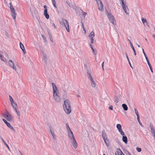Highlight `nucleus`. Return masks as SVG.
<instances>
[{"mask_svg": "<svg viewBox=\"0 0 155 155\" xmlns=\"http://www.w3.org/2000/svg\"><path fill=\"white\" fill-rule=\"evenodd\" d=\"M66 125L67 126V129L68 131V134L69 139L71 141L73 147L75 148H76L77 147L78 145L74 135L70 128L68 124H66Z\"/></svg>", "mask_w": 155, "mask_h": 155, "instance_id": "nucleus-1", "label": "nucleus"}, {"mask_svg": "<svg viewBox=\"0 0 155 155\" xmlns=\"http://www.w3.org/2000/svg\"><path fill=\"white\" fill-rule=\"evenodd\" d=\"M63 107L64 111L67 114H69L71 113V110L70 102L69 100H67L64 101Z\"/></svg>", "mask_w": 155, "mask_h": 155, "instance_id": "nucleus-2", "label": "nucleus"}, {"mask_svg": "<svg viewBox=\"0 0 155 155\" xmlns=\"http://www.w3.org/2000/svg\"><path fill=\"white\" fill-rule=\"evenodd\" d=\"M52 86L53 97L54 100L57 102H59L60 101V99L59 97L58 96L56 92L57 88L55 84L53 83H52Z\"/></svg>", "mask_w": 155, "mask_h": 155, "instance_id": "nucleus-3", "label": "nucleus"}, {"mask_svg": "<svg viewBox=\"0 0 155 155\" xmlns=\"http://www.w3.org/2000/svg\"><path fill=\"white\" fill-rule=\"evenodd\" d=\"M121 6L123 10L127 14H128L129 12L127 10H128L127 7L126 6V2L125 0H119Z\"/></svg>", "mask_w": 155, "mask_h": 155, "instance_id": "nucleus-4", "label": "nucleus"}, {"mask_svg": "<svg viewBox=\"0 0 155 155\" xmlns=\"http://www.w3.org/2000/svg\"><path fill=\"white\" fill-rule=\"evenodd\" d=\"M106 12L107 16L111 22L113 24V25H116V23L114 21V16L111 13H108L107 10H106Z\"/></svg>", "mask_w": 155, "mask_h": 155, "instance_id": "nucleus-5", "label": "nucleus"}, {"mask_svg": "<svg viewBox=\"0 0 155 155\" xmlns=\"http://www.w3.org/2000/svg\"><path fill=\"white\" fill-rule=\"evenodd\" d=\"M9 100L10 101L12 107L14 109H16L17 106V104L14 102L13 98L11 95H9Z\"/></svg>", "mask_w": 155, "mask_h": 155, "instance_id": "nucleus-6", "label": "nucleus"}, {"mask_svg": "<svg viewBox=\"0 0 155 155\" xmlns=\"http://www.w3.org/2000/svg\"><path fill=\"white\" fill-rule=\"evenodd\" d=\"M4 116L8 121L9 122L12 121L13 120L12 117L9 113H7L5 114Z\"/></svg>", "mask_w": 155, "mask_h": 155, "instance_id": "nucleus-7", "label": "nucleus"}, {"mask_svg": "<svg viewBox=\"0 0 155 155\" xmlns=\"http://www.w3.org/2000/svg\"><path fill=\"white\" fill-rule=\"evenodd\" d=\"M63 22V23L65 27L66 28V29L68 32L70 31L69 25L68 22L67 20L65 19H63L62 20Z\"/></svg>", "mask_w": 155, "mask_h": 155, "instance_id": "nucleus-8", "label": "nucleus"}, {"mask_svg": "<svg viewBox=\"0 0 155 155\" xmlns=\"http://www.w3.org/2000/svg\"><path fill=\"white\" fill-rule=\"evenodd\" d=\"M97 4L98 9L100 11L103 10V5L102 2L100 0H96Z\"/></svg>", "mask_w": 155, "mask_h": 155, "instance_id": "nucleus-9", "label": "nucleus"}, {"mask_svg": "<svg viewBox=\"0 0 155 155\" xmlns=\"http://www.w3.org/2000/svg\"><path fill=\"white\" fill-rule=\"evenodd\" d=\"M8 63L10 67L12 68L15 71H16V68L14 66V63L12 60H9Z\"/></svg>", "mask_w": 155, "mask_h": 155, "instance_id": "nucleus-10", "label": "nucleus"}, {"mask_svg": "<svg viewBox=\"0 0 155 155\" xmlns=\"http://www.w3.org/2000/svg\"><path fill=\"white\" fill-rule=\"evenodd\" d=\"M12 12V14L13 18L15 19L17 15L15 13V11L14 8H10Z\"/></svg>", "mask_w": 155, "mask_h": 155, "instance_id": "nucleus-11", "label": "nucleus"}, {"mask_svg": "<svg viewBox=\"0 0 155 155\" xmlns=\"http://www.w3.org/2000/svg\"><path fill=\"white\" fill-rule=\"evenodd\" d=\"M89 36L90 38L91 41V43H93L94 41L93 38L94 36V31H92L90 33Z\"/></svg>", "mask_w": 155, "mask_h": 155, "instance_id": "nucleus-12", "label": "nucleus"}, {"mask_svg": "<svg viewBox=\"0 0 155 155\" xmlns=\"http://www.w3.org/2000/svg\"><path fill=\"white\" fill-rule=\"evenodd\" d=\"M150 127L151 130V133L152 135L155 134V130L153 128V126L151 124H150Z\"/></svg>", "mask_w": 155, "mask_h": 155, "instance_id": "nucleus-13", "label": "nucleus"}, {"mask_svg": "<svg viewBox=\"0 0 155 155\" xmlns=\"http://www.w3.org/2000/svg\"><path fill=\"white\" fill-rule=\"evenodd\" d=\"M44 15L47 19H48L49 18V15L48 14L47 9H44Z\"/></svg>", "mask_w": 155, "mask_h": 155, "instance_id": "nucleus-14", "label": "nucleus"}, {"mask_svg": "<svg viewBox=\"0 0 155 155\" xmlns=\"http://www.w3.org/2000/svg\"><path fill=\"white\" fill-rule=\"evenodd\" d=\"M20 48L22 50L24 54H25V53H26L25 50V49L24 45H23V44L21 42L20 43Z\"/></svg>", "mask_w": 155, "mask_h": 155, "instance_id": "nucleus-15", "label": "nucleus"}, {"mask_svg": "<svg viewBox=\"0 0 155 155\" xmlns=\"http://www.w3.org/2000/svg\"><path fill=\"white\" fill-rule=\"evenodd\" d=\"M123 136L122 140L125 144H127V137L126 136H124V135Z\"/></svg>", "mask_w": 155, "mask_h": 155, "instance_id": "nucleus-16", "label": "nucleus"}, {"mask_svg": "<svg viewBox=\"0 0 155 155\" xmlns=\"http://www.w3.org/2000/svg\"><path fill=\"white\" fill-rule=\"evenodd\" d=\"M87 73L88 77L89 79H90V81H92V80H93L92 76L91 75L90 73L89 72V71L88 70H87Z\"/></svg>", "mask_w": 155, "mask_h": 155, "instance_id": "nucleus-17", "label": "nucleus"}, {"mask_svg": "<svg viewBox=\"0 0 155 155\" xmlns=\"http://www.w3.org/2000/svg\"><path fill=\"white\" fill-rule=\"evenodd\" d=\"M0 139H1V140H2L3 143L4 144V145L6 146V147L8 148V150H10V148L7 145V143H6V142H5V141L2 138V137H1Z\"/></svg>", "mask_w": 155, "mask_h": 155, "instance_id": "nucleus-18", "label": "nucleus"}, {"mask_svg": "<svg viewBox=\"0 0 155 155\" xmlns=\"http://www.w3.org/2000/svg\"><path fill=\"white\" fill-rule=\"evenodd\" d=\"M104 143L107 146H108L110 145V142L108 139H107V138L104 139Z\"/></svg>", "mask_w": 155, "mask_h": 155, "instance_id": "nucleus-19", "label": "nucleus"}, {"mask_svg": "<svg viewBox=\"0 0 155 155\" xmlns=\"http://www.w3.org/2000/svg\"><path fill=\"white\" fill-rule=\"evenodd\" d=\"M43 58L45 61H46L47 60V56L45 53L42 52Z\"/></svg>", "mask_w": 155, "mask_h": 155, "instance_id": "nucleus-20", "label": "nucleus"}, {"mask_svg": "<svg viewBox=\"0 0 155 155\" xmlns=\"http://www.w3.org/2000/svg\"><path fill=\"white\" fill-rule=\"evenodd\" d=\"M117 153V154H118L119 155H125L120 150L115 152V155H116Z\"/></svg>", "mask_w": 155, "mask_h": 155, "instance_id": "nucleus-21", "label": "nucleus"}, {"mask_svg": "<svg viewBox=\"0 0 155 155\" xmlns=\"http://www.w3.org/2000/svg\"><path fill=\"white\" fill-rule=\"evenodd\" d=\"M122 106L124 109V110L125 111H126L128 110V107L127 105L124 104H122Z\"/></svg>", "mask_w": 155, "mask_h": 155, "instance_id": "nucleus-22", "label": "nucleus"}, {"mask_svg": "<svg viewBox=\"0 0 155 155\" xmlns=\"http://www.w3.org/2000/svg\"><path fill=\"white\" fill-rule=\"evenodd\" d=\"M130 47H131V48H132V50H133L134 52V54L135 55H136V53L135 51V49L134 48L131 42H130Z\"/></svg>", "mask_w": 155, "mask_h": 155, "instance_id": "nucleus-23", "label": "nucleus"}, {"mask_svg": "<svg viewBox=\"0 0 155 155\" xmlns=\"http://www.w3.org/2000/svg\"><path fill=\"white\" fill-rule=\"evenodd\" d=\"M119 101V97L115 96L114 97V101L116 103H117Z\"/></svg>", "mask_w": 155, "mask_h": 155, "instance_id": "nucleus-24", "label": "nucleus"}, {"mask_svg": "<svg viewBox=\"0 0 155 155\" xmlns=\"http://www.w3.org/2000/svg\"><path fill=\"white\" fill-rule=\"evenodd\" d=\"M102 137L103 139H105L107 138L106 134L105 133V132L104 131H102Z\"/></svg>", "mask_w": 155, "mask_h": 155, "instance_id": "nucleus-25", "label": "nucleus"}, {"mask_svg": "<svg viewBox=\"0 0 155 155\" xmlns=\"http://www.w3.org/2000/svg\"><path fill=\"white\" fill-rule=\"evenodd\" d=\"M52 1V4L56 9L58 8L57 6L56 5V2L55 0H51Z\"/></svg>", "mask_w": 155, "mask_h": 155, "instance_id": "nucleus-26", "label": "nucleus"}, {"mask_svg": "<svg viewBox=\"0 0 155 155\" xmlns=\"http://www.w3.org/2000/svg\"><path fill=\"white\" fill-rule=\"evenodd\" d=\"M2 120L8 127L10 124L5 119H3Z\"/></svg>", "mask_w": 155, "mask_h": 155, "instance_id": "nucleus-27", "label": "nucleus"}, {"mask_svg": "<svg viewBox=\"0 0 155 155\" xmlns=\"http://www.w3.org/2000/svg\"><path fill=\"white\" fill-rule=\"evenodd\" d=\"M91 81L92 86L93 87H95L96 86L95 83L93 81V80L92 81Z\"/></svg>", "mask_w": 155, "mask_h": 155, "instance_id": "nucleus-28", "label": "nucleus"}, {"mask_svg": "<svg viewBox=\"0 0 155 155\" xmlns=\"http://www.w3.org/2000/svg\"><path fill=\"white\" fill-rule=\"evenodd\" d=\"M0 57L1 59V60L3 61L6 62L7 61V60L5 58L3 57L2 55H0Z\"/></svg>", "mask_w": 155, "mask_h": 155, "instance_id": "nucleus-29", "label": "nucleus"}, {"mask_svg": "<svg viewBox=\"0 0 155 155\" xmlns=\"http://www.w3.org/2000/svg\"><path fill=\"white\" fill-rule=\"evenodd\" d=\"M118 130L122 129L121 125L120 124H117L116 126Z\"/></svg>", "mask_w": 155, "mask_h": 155, "instance_id": "nucleus-30", "label": "nucleus"}, {"mask_svg": "<svg viewBox=\"0 0 155 155\" xmlns=\"http://www.w3.org/2000/svg\"><path fill=\"white\" fill-rule=\"evenodd\" d=\"M90 47L91 48V49H92V51H93V53L95 54V55H96V52H95V51H94V49L93 47H92V45L91 44H90Z\"/></svg>", "mask_w": 155, "mask_h": 155, "instance_id": "nucleus-31", "label": "nucleus"}, {"mask_svg": "<svg viewBox=\"0 0 155 155\" xmlns=\"http://www.w3.org/2000/svg\"><path fill=\"white\" fill-rule=\"evenodd\" d=\"M134 110H135V113L136 114V115L137 116V118H138V117H139V114H138V111L136 108H135Z\"/></svg>", "mask_w": 155, "mask_h": 155, "instance_id": "nucleus-32", "label": "nucleus"}, {"mask_svg": "<svg viewBox=\"0 0 155 155\" xmlns=\"http://www.w3.org/2000/svg\"><path fill=\"white\" fill-rule=\"evenodd\" d=\"M118 131L120 132V133L121 135H125L124 132L123 131V130H122V129H120V130H118Z\"/></svg>", "mask_w": 155, "mask_h": 155, "instance_id": "nucleus-33", "label": "nucleus"}, {"mask_svg": "<svg viewBox=\"0 0 155 155\" xmlns=\"http://www.w3.org/2000/svg\"><path fill=\"white\" fill-rule=\"evenodd\" d=\"M141 20L143 24H144L145 23H147V22L146 19H144V18H142Z\"/></svg>", "mask_w": 155, "mask_h": 155, "instance_id": "nucleus-34", "label": "nucleus"}, {"mask_svg": "<svg viewBox=\"0 0 155 155\" xmlns=\"http://www.w3.org/2000/svg\"><path fill=\"white\" fill-rule=\"evenodd\" d=\"M124 153L127 155H128L130 153L126 149L124 150Z\"/></svg>", "mask_w": 155, "mask_h": 155, "instance_id": "nucleus-35", "label": "nucleus"}, {"mask_svg": "<svg viewBox=\"0 0 155 155\" xmlns=\"http://www.w3.org/2000/svg\"><path fill=\"white\" fill-rule=\"evenodd\" d=\"M48 34L49 36V38L51 42H53V40L52 39V37L51 34L50 33L48 32Z\"/></svg>", "mask_w": 155, "mask_h": 155, "instance_id": "nucleus-36", "label": "nucleus"}, {"mask_svg": "<svg viewBox=\"0 0 155 155\" xmlns=\"http://www.w3.org/2000/svg\"><path fill=\"white\" fill-rule=\"evenodd\" d=\"M137 120H138V122H139V124H140V125L141 126L143 127V126L142 124L141 123V122L140 121V117H139L138 118H137Z\"/></svg>", "mask_w": 155, "mask_h": 155, "instance_id": "nucleus-37", "label": "nucleus"}, {"mask_svg": "<svg viewBox=\"0 0 155 155\" xmlns=\"http://www.w3.org/2000/svg\"><path fill=\"white\" fill-rule=\"evenodd\" d=\"M126 57H127V60H128V61L129 62V64H130V66L131 67V68H133L131 66V64L130 62V61L129 59L128 58V56H127V54H126Z\"/></svg>", "mask_w": 155, "mask_h": 155, "instance_id": "nucleus-38", "label": "nucleus"}, {"mask_svg": "<svg viewBox=\"0 0 155 155\" xmlns=\"http://www.w3.org/2000/svg\"><path fill=\"white\" fill-rule=\"evenodd\" d=\"M15 111L16 112V114L18 115L19 116H20V114L19 111H18L16 109H15Z\"/></svg>", "mask_w": 155, "mask_h": 155, "instance_id": "nucleus-39", "label": "nucleus"}, {"mask_svg": "<svg viewBox=\"0 0 155 155\" xmlns=\"http://www.w3.org/2000/svg\"><path fill=\"white\" fill-rule=\"evenodd\" d=\"M42 37L43 38V39L45 41V42L46 41V38L45 36L44 35H42Z\"/></svg>", "mask_w": 155, "mask_h": 155, "instance_id": "nucleus-40", "label": "nucleus"}, {"mask_svg": "<svg viewBox=\"0 0 155 155\" xmlns=\"http://www.w3.org/2000/svg\"><path fill=\"white\" fill-rule=\"evenodd\" d=\"M136 149L138 152H140L141 151V148L138 147H137Z\"/></svg>", "mask_w": 155, "mask_h": 155, "instance_id": "nucleus-41", "label": "nucleus"}, {"mask_svg": "<svg viewBox=\"0 0 155 155\" xmlns=\"http://www.w3.org/2000/svg\"><path fill=\"white\" fill-rule=\"evenodd\" d=\"M8 127L9 128V129L12 130H14L13 127L10 124Z\"/></svg>", "mask_w": 155, "mask_h": 155, "instance_id": "nucleus-42", "label": "nucleus"}, {"mask_svg": "<svg viewBox=\"0 0 155 155\" xmlns=\"http://www.w3.org/2000/svg\"><path fill=\"white\" fill-rule=\"evenodd\" d=\"M81 10V12L82 13L83 15H84V17H85V15H86V13H85V12H83L82 10Z\"/></svg>", "mask_w": 155, "mask_h": 155, "instance_id": "nucleus-43", "label": "nucleus"}, {"mask_svg": "<svg viewBox=\"0 0 155 155\" xmlns=\"http://www.w3.org/2000/svg\"><path fill=\"white\" fill-rule=\"evenodd\" d=\"M50 132L52 136L54 135L55 134L54 133L53 131H52L51 128L50 129Z\"/></svg>", "mask_w": 155, "mask_h": 155, "instance_id": "nucleus-44", "label": "nucleus"}, {"mask_svg": "<svg viewBox=\"0 0 155 155\" xmlns=\"http://www.w3.org/2000/svg\"><path fill=\"white\" fill-rule=\"evenodd\" d=\"M109 109L111 110H113V106L112 105L110 106L109 107Z\"/></svg>", "mask_w": 155, "mask_h": 155, "instance_id": "nucleus-45", "label": "nucleus"}, {"mask_svg": "<svg viewBox=\"0 0 155 155\" xmlns=\"http://www.w3.org/2000/svg\"><path fill=\"white\" fill-rule=\"evenodd\" d=\"M147 64L148 65L149 67L152 66L151 65V64L149 62V61H148V62H147Z\"/></svg>", "mask_w": 155, "mask_h": 155, "instance_id": "nucleus-46", "label": "nucleus"}, {"mask_svg": "<svg viewBox=\"0 0 155 155\" xmlns=\"http://www.w3.org/2000/svg\"><path fill=\"white\" fill-rule=\"evenodd\" d=\"M142 51H143V52L144 55V56H146L147 55L146 54V53H145V52H144L143 49H142Z\"/></svg>", "mask_w": 155, "mask_h": 155, "instance_id": "nucleus-47", "label": "nucleus"}, {"mask_svg": "<svg viewBox=\"0 0 155 155\" xmlns=\"http://www.w3.org/2000/svg\"><path fill=\"white\" fill-rule=\"evenodd\" d=\"M104 62L103 61L102 64H101V66H102V68H103V70H104Z\"/></svg>", "mask_w": 155, "mask_h": 155, "instance_id": "nucleus-48", "label": "nucleus"}, {"mask_svg": "<svg viewBox=\"0 0 155 155\" xmlns=\"http://www.w3.org/2000/svg\"><path fill=\"white\" fill-rule=\"evenodd\" d=\"M9 5H10V8H13V7L12 6V3H9Z\"/></svg>", "mask_w": 155, "mask_h": 155, "instance_id": "nucleus-49", "label": "nucleus"}, {"mask_svg": "<svg viewBox=\"0 0 155 155\" xmlns=\"http://www.w3.org/2000/svg\"><path fill=\"white\" fill-rule=\"evenodd\" d=\"M52 137H53V138L54 140H56V136L55 134L54 135H52Z\"/></svg>", "mask_w": 155, "mask_h": 155, "instance_id": "nucleus-50", "label": "nucleus"}, {"mask_svg": "<svg viewBox=\"0 0 155 155\" xmlns=\"http://www.w3.org/2000/svg\"><path fill=\"white\" fill-rule=\"evenodd\" d=\"M145 58L146 60V61H147V62H148V61H149L148 59L147 56H145Z\"/></svg>", "mask_w": 155, "mask_h": 155, "instance_id": "nucleus-51", "label": "nucleus"}, {"mask_svg": "<svg viewBox=\"0 0 155 155\" xmlns=\"http://www.w3.org/2000/svg\"><path fill=\"white\" fill-rule=\"evenodd\" d=\"M66 2L67 3V4L68 5H69V6H70V2L69 1H67Z\"/></svg>", "mask_w": 155, "mask_h": 155, "instance_id": "nucleus-52", "label": "nucleus"}, {"mask_svg": "<svg viewBox=\"0 0 155 155\" xmlns=\"http://www.w3.org/2000/svg\"><path fill=\"white\" fill-rule=\"evenodd\" d=\"M149 68H150V70L153 73V69H152V66L150 67Z\"/></svg>", "mask_w": 155, "mask_h": 155, "instance_id": "nucleus-53", "label": "nucleus"}, {"mask_svg": "<svg viewBox=\"0 0 155 155\" xmlns=\"http://www.w3.org/2000/svg\"><path fill=\"white\" fill-rule=\"evenodd\" d=\"M84 67L86 68H87V65H86V64H84Z\"/></svg>", "mask_w": 155, "mask_h": 155, "instance_id": "nucleus-54", "label": "nucleus"}, {"mask_svg": "<svg viewBox=\"0 0 155 155\" xmlns=\"http://www.w3.org/2000/svg\"><path fill=\"white\" fill-rule=\"evenodd\" d=\"M81 24H82V28H84V24H83V23L81 22Z\"/></svg>", "mask_w": 155, "mask_h": 155, "instance_id": "nucleus-55", "label": "nucleus"}, {"mask_svg": "<svg viewBox=\"0 0 155 155\" xmlns=\"http://www.w3.org/2000/svg\"><path fill=\"white\" fill-rule=\"evenodd\" d=\"M127 39L128 40V41H129V43H130V42H131V41H130V40H129L128 38H127Z\"/></svg>", "mask_w": 155, "mask_h": 155, "instance_id": "nucleus-56", "label": "nucleus"}, {"mask_svg": "<svg viewBox=\"0 0 155 155\" xmlns=\"http://www.w3.org/2000/svg\"><path fill=\"white\" fill-rule=\"evenodd\" d=\"M44 8H45V9H47V6L45 5H44Z\"/></svg>", "mask_w": 155, "mask_h": 155, "instance_id": "nucleus-57", "label": "nucleus"}, {"mask_svg": "<svg viewBox=\"0 0 155 155\" xmlns=\"http://www.w3.org/2000/svg\"><path fill=\"white\" fill-rule=\"evenodd\" d=\"M83 29L84 31V33H86V30H85V29L84 27V28H83Z\"/></svg>", "mask_w": 155, "mask_h": 155, "instance_id": "nucleus-58", "label": "nucleus"}, {"mask_svg": "<svg viewBox=\"0 0 155 155\" xmlns=\"http://www.w3.org/2000/svg\"><path fill=\"white\" fill-rule=\"evenodd\" d=\"M53 26H54V28H56L55 25L54 24V23H53Z\"/></svg>", "mask_w": 155, "mask_h": 155, "instance_id": "nucleus-59", "label": "nucleus"}, {"mask_svg": "<svg viewBox=\"0 0 155 155\" xmlns=\"http://www.w3.org/2000/svg\"><path fill=\"white\" fill-rule=\"evenodd\" d=\"M8 56V54L7 53H6L5 54V56L6 57H7Z\"/></svg>", "mask_w": 155, "mask_h": 155, "instance_id": "nucleus-60", "label": "nucleus"}, {"mask_svg": "<svg viewBox=\"0 0 155 155\" xmlns=\"http://www.w3.org/2000/svg\"><path fill=\"white\" fill-rule=\"evenodd\" d=\"M153 137L154 139L155 140V134L153 135Z\"/></svg>", "mask_w": 155, "mask_h": 155, "instance_id": "nucleus-61", "label": "nucleus"}, {"mask_svg": "<svg viewBox=\"0 0 155 155\" xmlns=\"http://www.w3.org/2000/svg\"><path fill=\"white\" fill-rule=\"evenodd\" d=\"M153 38H154V39H155V36L154 35H153Z\"/></svg>", "mask_w": 155, "mask_h": 155, "instance_id": "nucleus-62", "label": "nucleus"}, {"mask_svg": "<svg viewBox=\"0 0 155 155\" xmlns=\"http://www.w3.org/2000/svg\"><path fill=\"white\" fill-rule=\"evenodd\" d=\"M137 46H138L139 47V48H140V45H139L137 44Z\"/></svg>", "mask_w": 155, "mask_h": 155, "instance_id": "nucleus-63", "label": "nucleus"}, {"mask_svg": "<svg viewBox=\"0 0 155 155\" xmlns=\"http://www.w3.org/2000/svg\"><path fill=\"white\" fill-rule=\"evenodd\" d=\"M77 96L78 97H80V96L79 95H77Z\"/></svg>", "mask_w": 155, "mask_h": 155, "instance_id": "nucleus-64", "label": "nucleus"}]
</instances>
